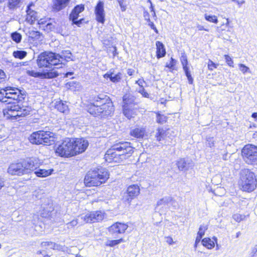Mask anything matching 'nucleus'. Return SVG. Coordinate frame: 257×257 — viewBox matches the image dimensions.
Masks as SVG:
<instances>
[{"label": "nucleus", "instance_id": "f257e3e1", "mask_svg": "<svg viewBox=\"0 0 257 257\" xmlns=\"http://www.w3.org/2000/svg\"><path fill=\"white\" fill-rule=\"evenodd\" d=\"M134 148L127 142H119L114 145L105 154V160L108 163H120L132 156Z\"/></svg>", "mask_w": 257, "mask_h": 257}, {"label": "nucleus", "instance_id": "f03ea898", "mask_svg": "<svg viewBox=\"0 0 257 257\" xmlns=\"http://www.w3.org/2000/svg\"><path fill=\"white\" fill-rule=\"evenodd\" d=\"M92 101L88 108V111L92 115L105 116L110 115L113 111L112 102L105 95L99 94Z\"/></svg>", "mask_w": 257, "mask_h": 257}, {"label": "nucleus", "instance_id": "7ed1b4c3", "mask_svg": "<svg viewBox=\"0 0 257 257\" xmlns=\"http://www.w3.org/2000/svg\"><path fill=\"white\" fill-rule=\"evenodd\" d=\"M109 178V174L104 168L90 170L84 178V182L87 187L97 186L104 183Z\"/></svg>", "mask_w": 257, "mask_h": 257}, {"label": "nucleus", "instance_id": "20e7f679", "mask_svg": "<svg viewBox=\"0 0 257 257\" xmlns=\"http://www.w3.org/2000/svg\"><path fill=\"white\" fill-rule=\"evenodd\" d=\"M240 185L242 191L250 192L256 187V179L254 173L248 169L240 172Z\"/></svg>", "mask_w": 257, "mask_h": 257}, {"label": "nucleus", "instance_id": "39448f33", "mask_svg": "<svg viewBox=\"0 0 257 257\" xmlns=\"http://www.w3.org/2000/svg\"><path fill=\"white\" fill-rule=\"evenodd\" d=\"M7 104L8 105L3 109L4 115L7 119H17L20 117H24L30 113L29 107H21L15 102Z\"/></svg>", "mask_w": 257, "mask_h": 257}, {"label": "nucleus", "instance_id": "423d86ee", "mask_svg": "<svg viewBox=\"0 0 257 257\" xmlns=\"http://www.w3.org/2000/svg\"><path fill=\"white\" fill-rule=\"evenodd\" d=\"M29 140L32 144L49 146L55 142L54 134L50 132L39 131L33 133Z\"/></svg>", "mask_w": 257, "mask_h": 257}, {"label": "nucleus", "instance_id": "0eeeda50", "mask_svg": "<svg viewBox=\"0 0 257 257\" xmlns=\"http://www.w3.org/2000/svg\"><path fill=\"white\" fill-rule=\"evenodd\" d=\"M59 56L56 53L45 52L41 53L37 59V63L39 68H49L52 69V66L58 65Z\"/></svg>", "mask_w": 257, "mask_h": 257}, {"label": "nucleus", "instance_id": "6e6552de", "mask_svg": "<svg viewBox=\"0 0 257 257\" xmlns=\"http://www.w3.org/2000/svg\"><path fill=\"white\" fill-rule=\"evenodd\" d=\"M3 94H5V97L0 98L3 102L11 103L13 101H16L17 102H21L24 100L25 97L24 92L19 89L13 87H7L3 89Z\"/></svg>", "mask_w": 257, "mask_h": 257}, {"label": "nucleus", "instance_id": "1a4fd4ad", "mask_svg": "<svg viewBox=\"0 0 257 257\" xmlns=\"http://www.w3.org/2000/svg\"><path fill=\"white\" fill-rule=\"evenodd\" d=\"M241 155L243 160L248 164L257 163V146L247 144L241 150Z\"/></svg>", "mask_w": 257, "mask_h": 257}, {"label": "nucleus", "instance_id": "9d476101", "mask_svg": "<svg viewBox=\"0 0 257 257\" xmlns=\"http://www.w3.org/2000/svg\"><path fill=\"white\" fill-rule=\"evenodd\" d=\"M55 152L61 157H70L76 155V153L73 151L71 139L69 138L66 139L57 147Z\"/></svg>", "mask_w": 257, "mask_h": 257}, {"label": "nucleus", "instance_id": "9b49d317", "mask_svg": "<svg viewBox=\"0 0 257 257\" xmlns=\"http://www.w3.org/2000/svg\"><path fill=\"white\" fill-rule=\"evenodd\" d=\"M123 113L128 119L134 117L137 113V108L134 99L126 95L123 97Z\"/></svg>", "mask_w": 257, "mask_h": 257}, {"label": "nucleus", "instance_id": "f8f14e48", "mask_svg": "<svg viewBox=\"0 0 257 257\" xmlns=\"http://www.w3.org/2000/svg\"><path fill=\"white\" fill-rule=\"evenodd\" d=\"M105 216V213L101 211L88 212L82 215L80 218L84 223H94L102 220Z\"/></svg>", "mask_w": 257, "mask_h": 257}, {"label": "nucleus", "instance_id": "ddd939ff", "mask_svg": "<svg viewBox=\"0 0 257 257\" xmlns=\"http://www.w3.org/2000/svg\"><path fill=\"white\" fill-rule=\"evenodd\" d=\"M25 174L35 173L37 169L40 167L39 160L36 158H31L22 162Z\"/></svg>", "mask_w": 257, "mask_h": 257}, {"label": "nucleus", "instance_id": "4468645a", "mask_svg": "<svg viewBox=\"0 0 257 257\" xmlns=\"http://www.w3.org/2000/svg\"><path fill=\"white\" fill-rule=\"evenodd\" d=\"M73 143V149L76 155L84 152L88 146V142L83 139H71Z\"/></svg>", "mask_w": 257, "mask_h": 257}, {"label": "nucleus", "instance_id": "2eb2a0df", "mask_svg": "<svg viewBox=\"0 0 257 257\" xmlns=\"http://www.w3.org/2000/svg\"><path fill=\"white\" fill-rule=\"evenodd\" d=\"M8 173L12 175L22 176L25 175L22 162L11 164L8 169Z\"/></svg>", "mask_w": 257, "mask_h": 257}, {"label": "nucleus", "instance_id": "dca6fc26", "mask_svg": "<svg viewBox=\"0 0 257 257\" xmlns=\"http://www.w3.org/2000/svg\"><path fill=\"white\" fill-rule=\"evenodd\" d=\"M27 74L30 76L41 78H53L58 76V73L56 71L38 72L33 70H29L27 71Z\"/></svg>", "mask_w": 257, "mask_h": 257}, {"label": "nucleus", "instance_id": "f3484780", "mask_svg": "<svg viewBox=\"0 0 257 257\" xmlns=\"http://www.w3.org/2000/svg\"><path fill=\"white\" fill-rule=\"evenodd\" d=\"M127 227L126 224L116 222L108 228V231L112 235H115L124 233Z\"/></svg>", "mask_w": 257, "mask_h": 257}, {"label": "nucleus", "instance_id": "a211bd4d", "mask_svg": "<svg viewBox=\"0 0 257 257\" xmlns=\"http://www.w3.org/2000/svg\"><path fill=\"white\" fill-rule=\"evenodd\" d=\"M140 193V189L137 185H130L126 190L127 197L126 200L130 203L132 199L137 197Z\"/></svg>", "mask_w": 257, "mask_h": 257}, {"label": "nucleus", "instance_id": "6ab92c4d", "mask_svg": "<svg viewBox=\"0 0 257 257\" xmlns=\"http://www.w3.org/2000/svg\"><path fill=\"white\" fill-rule=\"evenodd\" d=\"M104 4L102 2L99 1L95 9V14L96 15V20L102 24H103L105 21L104 19Z\"/></svg>", "mask_w": 257, "mask_h": 257}, {"label": "nucleus", "instance_id": "aec40b11", "mask_svg": "<svg viewBox=\"0 0 257 257\" xmlns=\"http://www.w3.org/2000/svg\"><path fill=\"white\" fill-rule=\"evenodd\" d=\"M31 5H29L27 7L26 20L31 24H33L35 21H38L39 17H38L37 12L31 10Z\"/></svg>", "mask_w": 257, "mask_h": 257}, {"label": "nucleus", "instance_id": "412c9836", "mask_svg": "<svg viewBox=\"0 0 257 257\" xmlns=\"http://www.w3.org/2000/svg\"><path fill=\"white\" fill-rule=\"evenodd\" d=\"M56 55L59 56L58 59L60 61L58 65L64 64V61L72 60V55L70 50L62 51L60 54H56Z\"/></svg>", "mask_w": 257, "mask_h": 257}, {"label": "nucleus", "instance_id": "4be33fe9", "mask_svg": "<svg viewBox=\"0 0 257 257\" xmlns=\"http://www.w3.org/2000/svg\"><path fill=\"white\" fill-rule=\"evenodd\" d=\"M84 10V7L83 5H77L72 11L69 16V19L71 21L77 20L79 17V14Z\"/></svg>", "mask_w": 257, "mask_h": 257}, {"label": "nucleus", "instance_id": "5701e85b", "mask_svg": "<svg viewBox=\"0 0 257 257\" xmlns=\"http://www.w3.org/2000/svg\"><path fill=\"white\" fill-rule=\"evenodd\" d=\"M54 172L53 169H42L40 168V167L36 169L35 172V174L38 177L44 178L51 175Z\"/></svg>", "mask_w": 257, "mask_h": 257}, {"label": "nucleus", "instance_id": "b1692460", "mask_svg": "<svg viewBox=\"0 0 257 257\" xmlns=\"http://www.w3.org/2000/svg\"><path fill=\"white\" fill-rule=\"evenodd\" d=\"M146 133V129L145 127H137L133 130H132L130 132V135L136 138L141 139L143 138Z\"/></svg>", "mask_w": 257, "mask_h": 257}, {"label": "nucleus", "instance_id": "393cba45", "mask_svg": "<svg viewBox=\"0 0 257 257\" xmlns=\"http://www.w3.org/2000/svg\"><path fill=\"white\" fill-rule=\"evenodd\" d=\"M55 107L58 111L64 114H67L69 112L68 106L66 102H63L62 100L57 101Z\"/></svg>", "mask_w": 257, "mask_h": 257}, {"label": "nucleus", "instance_id": "a878e982", "mask_svg": "<svg viewBox=\"0 0 257 257\" xmlns=\"http://www.w3.org/2000/svg\"><path fill=\"white\" fill-rule=\"evenodd\" d=\"M157 47V57L158 58H160L164 57L166 55V50L163 44L160 42L157 41L156 43Z\"/></svg>", "mask_w": 257, "mask_h": 257}, {"label": "nucleus", "instance_id": "bb28decb", "mask_svg": "<svg viewBox=\"0 0 257 257\" xmlns=\"http://www.w3.org/2000/svg\"><path fill=\"white\" fill-rule=\"evenodd\" d=\"M70 0H55L54 4V9L57 11H59L68 5Z\"/></svg>", "mask_w": 257, "mask_h": 257}, {"label": "nucleus", "instance_id": "cd10ccee", "mask_svg": "<svg viewBox=\"0 0 257 257\" xmlns=\"http://www.w3.org/2000/svg\"><path fill=\"white\" fill-rule=\"evenodd\" d=\"M104 77L105 78H109L112 82L116 83L121 80L122 74L120 72L117 74H114L113 73H106L104 75Z\"/></svg>", "mask_w": 257, "mask_h": 257}, {"label": "nucleus", "instance_id": "c85d7f7f", "mask_svg": "<svg viewBox=\"0 0 257 257\" xmlns=\"http://www.w3.org/2000/svg\"><path fill=\"white\" fill-rule=\"evenodd\" d=\"M41 245L42 247H45L47 246H50L51 248L54 250H61L63 249L62 246L51 241H43Z\"/></svg>", "mask_w": 257, "mask_h": 257}, {"label": "nucleus", "instance_id": "c756f323", "mask_svg": "<svg viewBox=\"0 0 257 257\" xmlns=\"http://www.w3.org/2000/svg\"><path fill=\"white\" fill-rule=\"evenodd\" d=\"M176 165L180 171H183L184 170H188L190 167V163L187 162L185 159H180L177 161Z\"/></svg>", "mask_w": 257, "mask_h": 257}, {"label": "nucleus", "instance_id": "7c9ffc66", "mask_svg": "<svg viewBox=\"0 0 257 257\" xmlns=\"http://www.w3.org/2000/svg\"><path fill=\"white\" fill-rule=\"evenodd\" d=\"M175 201L171 197H166L163 198V199L160 200L157 202V205L159 206L163 204H167L169 203L171 204V205H174L175 203Z\"/></svg>", "mask_w": 257, "mask_h": 257}, {"label": "nucleus", "instance_id": "2f4dec72", "mask_svg": "<svg viewBox=\"0 0 257 257\" xmlns=\"http://www.w3.org/2000/svg\"><path fill=\"white\" fill-rule=\"evenodd\" d=\"M202 245L208 249H211L214 247V242L209 238H204L202 240Z\"/></svg>", "mask_w": 257, "mask_h": 257}, {"label": "nucleus", "instance_id": "473e14b6", "mask_svg": "<svg viewBox=\"0 0 257 257\" xmlns=\"http://www.w3.org/2000/svg\"><path fill=\"white\" fill-rule=\"evenodd\" d=\"M27 55V52L25 51H15L13 53V56L16 58L20 59H24Z\"/></svg>", "mask_w": 257, "mask_h": 257}, {"label": "nucleus", "instance_id": "72a5a7b5", "mask_svg": "<svg viewBox=\"0 0 257 257\" xmlns=\"http://www.w3.org/2000/svg\"><path fill=\"white\" fill-rule=\"evenodd\" d=\"M166 131L162 128L158 129V132L156 133V137L158 141H160L164 139L166 136Z\"/></svg>", "mask_w": 257, "mask_h": 257}, {"label": "nucleus", "instance_id": "f704fd0d", "mask_svg": "<svg viewBox=\"0 0 257 257\" xmlns=\"http://www.w3.org/2000/svg\"><path fill=\"white\" fill-rule=\"evenodd\" d=\"M11 38L16 43H19L22 40V36L19 33L15 32L11 34Z\"/></svg>", "mask_w": 257, "mask_h": 257}, {"label": "nucleus", "instance_id": "c9c22d12", "mask_svg": "<svg viewBox=\"0 0 257 257\" xmlns=\"http://www.w3.org/2000/svg\"><path fill=\"white\" fill-rule=\"evenodd\" d=\"M204 18L206 21L211 23L217 24L218 22L217 17L215 15H208L207 14H205Z\"/></svg>", "mask_w": 257, "mask_h": 257}, {"label": "nucleus", "instance_id": "e433bc0d", "mask_svg": "<svg viewBox=\"0 0 257 257\" xmlns=\"http://www.w3.org/2000/svg\"><path fill=\"white\" fill-rule=\"evenodd\" d=\"M180 61L183 66V68H188V60L186 55L184 53H181Z\"/></svg>", "mask_w": 257, "mask_h": 257}, {"label": "nucleus", "instance_id": "4c0bfd02", "mask_svg": "<svg viewBox=\"0 0 257 257\" xmlns=\"http://www.w3.org/2000/svg\"><path fill=\"white\" fill-rule=\"evenodd\" d=\"M123 241H124V240L122 238H120L119 239H117V240H108L106 243V245L107 246H115L117 244H118Z\"/></svg>", "mask_w": 257, "mask_h": 257}, {"label": "nucleus", "instance_id": "58836bf2", "mask_svg": "<svg viewBox=\"0 0 257 257\" xmlns=\"http://www.w3.org/2000/svg\"><path fill=\"white\" fill-rule=\"evenodd\" d=\"M167 119V117L164 115H162L159 113H157L156 121L158 123L163 124L166 122Z\"/></svg>", "mask_w": 257, "mask_h": 257}, {"label": "nucleus", "instance_id": "ea45409f", "mask_svg": "<svg viewBox=\"0 0 257 257\" xmlns=\"http://www.w3.org/2000/svg\"><path fill=\"white\" fill-rule=\"evenodd\" d=\"M208 227L206 225L202 224L200 226L199 231L197 233V235L199 236H200L201 237H203V236L205 234V231L207 229Z\"/></svg>", "mask_w": 257, "mask_h": 257}, {"label": "nucleus", "instance_id": "a19ab883", "mask_svg": "<svg viewBox=\"0 0 257 257\" xmlns=\"http://www.w3.org/2000/svg\"><path fill=\"white\" fill-rule=\"evenodd\" d=\"M239 69L243 74L250 73L249 68L243 64H238Z\"/></svg>", "mask_w": 257, "mask_h": 257}, {"label": "nucleus", "instance_id": "79ce46f5", "mask_svg": "<svg viewBox=\"0 0 257 257\" xmlns=\"http://www.w3.org/2000/svg\"><path fill=\"white\" fill-rule=\"evenodd\" d=\"M22 0H9V6L10 9H14L18 6Z\"/></svg>", "mask_w": 257, "mask_h": 257}, {"label": "nucleus", "instance_id": "37998d69", "mask_svg": "<svg viewBox=\"0 0 257 257\" xmlns=\"http://www.w3.org/2000/svg\"><path fill=\"white\" fill-rule=\"evenodd\" d=\"M122 12H124L126 9V0H117Z\"/></svg>", "mask_w": 257, "mask_h": 257}, {"label": "nucleus", "instance_id": "c03bdc74", "mask_svg": "<svg viewBox=\"0 0 257 257\" xmlns=\"http://www.w3.org/2000/svg\"><path fill=\"white\" fill-rule=\"evenodd\" d=\"M232 218L235 221L237 222H240L241 221L243 220L244 219L245 216L244 215H241L237 213L234 214L232 216Z\"/></svg>", "mask_w": 257, "mask_h": 257}, {"label": "nucleus", "instance_id": "a18cd8bd", "mask_svg": "<svg viewBox=\"0 0 257 257\" xmlns=\"http://www.w3.org/2000/svg\"><path fill=\"white\" fill-rule=\"evenodd\" d=\"M206 146L210 148L214 147V140L213 138L209 137L206 138Z\"/></svg>", "mask_w": 257, "mask_h": 257}, {"label": "nucleus", "instance_id": "49530a36", "mask_svg": "<svg viewBox=\"0 0 257 257\" xmlns=\"http://www.w3.org/2000/svg\"><path fill=\"white\" fill-rule=\"evenodd\" d=\"M225 60L228 66L233 67V61L232 58L228 55H225L224 56Z\"/></svg>", "mask_w": 257, "mask_h": 257}, {"label": "nucleus", "instance_id": "de8ad7c7", "mask_svg": "<svg viewBox=\"0 0 257 257\" xmlns=\"http://www.w3.org/2000/svg\"><path fill=\"white\" fill-rule=\"evenodd\" d=\"M78 222L77 219H74V220H72L71 221H70V222L66 224L67 227L68 229L72 228L73 227L76 226L77 224H78Z\"/></svg>", "mask_w": 257, "mask_h": 257}, {"label": "nucleus", "instance_id": "09e8293b", "mask_svg": "<svg viewBox=\"0 0 257 257\" xmlns=\"http://www.w3.org/2000/svg\"><path fill=\"white\" fill-rule=\"evenodd\" d=\"M176 62V61L172 57L170 63L167 64L166 66L169 68H172L175 65Z\"/></svg>", "mask_w": 257, "mask_h": 257}, {"label": "nucleus", "instance_id": "8fccbe9b", "mask_svg": "<svg viewBox=\"0 0 257 257\" xmlns=\"http://www.w3.org/2000/svg\"><path fill=\"white\" fill-rule=\"evenodd\" d=\"M208 67L209 69L212 70H213L214 68H215L216 67V65L212 61L209 60L208 64Z\"/></svg>", "mask_w": 257, "mask_h": 257}, {"label": "nucleus", "instance_id": "3c124183", "mask_svg": "<svg viewBox=\"0 0 257 257\" xmlns=\"http://www.w3.org/2000/svg\"><path fill=\"white\" fill-rule=\"evenodd\" d=\"M6 78V75L4 72L0 69V83L5 81Z\"/></svg>", "mask_w": 257, "mask_h": 257}, {"label": "nucleus", "instance_id": "603ef678", "mask_svg": "<svg viewBox=\"0 0 257 257\" xmlns=\"http://www.w3.org/2000/svg\"><path fill=\"white\" fill-rule=\"evenodd\" d=\"M148 22H149V25L151 27V28L153 29L156 33H158V30L157 29L153 22H151L150 19H148Z\"/></svg>", "mask_w": 257, "mask_h": 257}, {"label": "nucleus", "instance_id": "864d4df0", "mask_svg": "<svg viewBox=\"0 0 257 257\" xmlns=\"http://www.w3.org/2000/svg\"><path fill=\"white\" fill-rule=\"evenodd\" d=\"M83 20H84L83 19H81L78 21H77L76 20H74V21H72L73 24H75V25H77L78 26L80 27V25L82 24V21Z\"/></svg>", "mask_w": 257, "mask_h": 257}, {"label": "nucleus", "instance_id": "5fc2aeb1", "mask_svg": "<svg viewBox=\"0 0 257 257\" xmlns=\"http://www.w3.org/2000/svg\"><path fill=\"white\" fill-rule=\"evenodd\" d=\"M139 92H140L143 96H144L146 97H149V93L145 91L144 87L142 88V89L139 90Z\"/></svg>", "mask_w": 257, "mask_h": 257}, {"label": "nucleus", "instance_id": "6e6d98bb", "mask_svg": "<svg viewBox=\"0 0 257 257\" xmlns=\"http://www.w3.org/2000/svg\"><path fill=\"white\" fill-rule=\"evenodd\" d=\"M145 83V81L143 79H139L136 82V83L138 84L141 88H143V84Z\"/></svg>", "mask_w": 257, "mask_h": 257}, {"label": "nucleus", "instance_id": "4d7b16f0", "mask_svg": "<svg viewBox=\"0 0 257 257\" xmlns=\"http://www.w3.org/2000/svg\"><path fill=\"white\" fill-rule=\"evenodd\" d=\"M46 27L48 30H52L54 28V26L50 23H48L46 25Z\"/></svg>", "mask_w": 257, "mask_h": 257}, {"label": "nucleus", "instance_id": "13d9d810", "mask_svg": "<svg viewBox=\"0 0 257 257\" xmlns=\"http://www.w3.org/2000/svg\"><path fill=\"white\" fill-rule=\"evenodd\" d=\"M183 70H184V71L185 73L186 76L187 78L189 77L190 76H191L190 72L189 71V67L184 68V69H183Z\"/></svg>", "mask_w": 257, "mask_h": 257}, {"label": "nucleus", "instance_id": "bf43d9fd", "mask_svg": "<svg viewBox=\"0 0 257 257\" xmlns=\"http://www.w3.org/2000/svg\"><path fill=\"white\" fill-rule=\"evenodd\" d=\"M166 241L169 244H172L174 243L173 238L171 237H166Z\"/></svg>", "mask_w": 257, "mask_h": 257}, {"label": "nucleus", "instance_id": "052dcab7", "mask_svg": "<svg viewBox=\"0 0 257 257\" xmlns=\"http://www.w3.org/2000/svg\"><path fill=\"white\" fill-rule=\"evenodd\" d=\"M201 238H202L201 237L197 235L196 239H195V244H194L195 247H197V244L200 241Z\"/></svg>", "mask_w": 257, "mask_h": 257}, {"label": "nucleus", "instance_id": "680f3d73", "mask_svg": "<svg viewBox=\"0 0 257 257\" xmlns=\"http://www.w3.org/2000/svg\"><path fill=\"white\" fill-rule=\"evenodd\" d=\"M197 28L198 29V30L199 31H203V30H204V31H208V30L205 28H204V27L202 26V25H197Z\"/></svg>", "mask_w": 257, "mask_h": 257}, {"label": "nucleus", "instance_id": "e2e57ef3", "mask_svg": "<svg viewBox=\"0 0 257 257\" xmlns=\"http://www.w3.org/2000/svg\"><path fill=\"white\" fill-rule=\"evenodd\" d=\"M5 181L4 179L0 177V190L4 186Z\"/></svg>", "mask_w": 257, "mask_h": 257}, {"label": "nucleus", "instance_id": "0e129e2a", "mask_svg": "<svg viewBox=\"0 0 257 257\" xmlns=\"http://www.w3.org/2000/svg\"><path fill=\"white\" fill-rule=\"evenodd\" d=\"M257 252V244L255 245L252 248V253L255 254Z\"/></svg>", "mask_w": 257, "mask_h": 257}, {"label": "nucleus", "instance_id": "69168bd1", "mask_svg": "<svg viewBox=\"0 0 257 257\" xmlns=\"http://www.w3.org/2000/svg\"><path fill=\"white\" fill-rule=\"evenodd\" d=\"M134 70L131 69L127 70V73L128 75L132 76L133 74Z\"/></svg>", "mask_w": 257, "mask_h": 257}, {"label": "nucleus", "instance_id": "338daca9", "mask_svg": "<svg viewBox=\"0 0 257 257\" xmlns=\"http://www.w3.org/2000/svg\"><path fill=\"white\" fill-rule=\"evenodd\" d=\"M188 82L190 84H192L193 82V79L192 77V76H190L189 77L187 78Z\"/></svg>", "mask_w": 257, "mask_h": 257}, {"label": "nucleus", "instance_id": "774afa93", "mask_svg": "<svg viewBox=\"0 0 257 257\" xmlns=\"http://www.w3.org/2000/svg\"><path fill=\"white\" fill-rule=\"evenodd\" d=\"M73 74V72H67L65 74V77H68L69 76H72Z\"/></svg>", "mask_w": 257, "mask_h": 257}]
</instances>
